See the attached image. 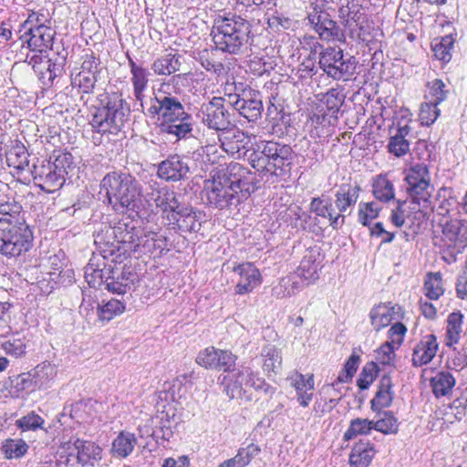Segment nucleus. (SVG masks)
Segmentation results:
<instances>
[{"label": "nucleus", "mask_w": 467, "mask_h": 467, "mask_svg": "<svg viewBox=\"0 0 467 467\" xmlns=\"http://www.w3.org/2000/svg\"><path fill=\"white\" fill-rule=\"evenodd\" d=\"M29 372L33 378V381L36 389L49 387L50 381L55 378L57 374L55 367L47 362H43L37 365Z\"/></svg>", "instance_id": "4c0bfd02"}, {"label": "nucleus", "mask_w": 467, "mask_h": 467, "mask_svg": "<svg viewBox=\"0 0 467 467\" xmlns=\"http://www.w3.org/2000/svg\"><path fill=\"white\" fill-rule=\"evenodd\" d=\"M372 429H374L373 420L356 419L351 421L349 428L345 432L344 440L349 441L358 434H367Z\"/></svg>", "instance_id": "13d9d810"}, {"label": "nucleus", "mask_w": 467, "mask_h": 467, "mask_svg": "<svg viewBox=\"0 0 467 467\" xmlns=\"http://www.w3.org/2000/svg\"><path fill=\"white\" fill-rule=\"evenodd\" d=\"M22 205L14 196V192L7 184H0V225H11L26 223L21 215Z\"/></svg>", "instance_id": "dca6fc26"}, {"label": "nucleus", "mask_w": 467, "mask_h": 467, "mask_svg": "<svg viewBox=\"0 0 467 467\" xmlns=\"http://www.w3.org/2000/svg\"><path fill=\"white\" fill-rule=\"evenodd\" d=\"M126 247L121 245H114L113 244L108 248L102 250L99 254L103 258L102 262L107 263V267L111 264H121L125 259L131 256L134 254L133 251H127Z\"/></svg>", "instance_id": "de8ad7c7"}, {"label": "nucleus", "mask_w": 467, "mask_h": 467, "mask_svg": "<svg viewBox=\"0 0 467 467\" xmlns=\"http://www.w3.org/2000/svg\"><path fill=\"white\" fill-rule=\"evenodd\" d=\"M170 415L167 410H157L154 416L146 420L145 424H139L138 431L141 438L152 437L155 434V428H169Z\"/></svg>", "instance_id": "e433bc0d"}, {"label": "nucleus", "mask_w": 467, "mask_h": 467, "mask_svg": "<svg viewBox=\"0 0 467 467\" xmlns=\"http://www.w3.org/2000/svg\"><path fill=\"white\" fill-rule=\"evenodd\" d=\"M448 90L441 79H433L426 85L424 99L427 101L440 104L447 99Z\"/></svg>", "instance_id": "09e8293b"}, {"label": "nucleus", "mask_w": 467, "mask_h": 467, "mask_svg": "<svg viewBox=\"0 0 467 467\" xmlns=\"http://www.w3.org/2000/svg\"><path fill=\"white\" fill-rule=\"evenodd\" d=\"M234 99L230 101L234 109H236L240 115L248 119V121H255L261 117L263 111L262 100L256 96L254 98H247L244 94L243 98L235 96Z\"/></svg>", "instance_id": "cd10ccee"}, {"label": "nucleus", "mask_w": 467, "mask_h": 467, "mask_svg": "<svg viewBox=\"0 0 467 467\" xmlns=\"http://www.w3.org/2000/svg\"><path fill=\"white\" fill-rule=\"evenodd\" d=\"M219 380L231 399L241 397L247 389H260L265 385L264 380L254 374L249 366L244 365L234 368L227 374L221 375Z\"/></svg>", "instance_id": "1a4fd4ad"}, {"label": "nucleus", "mask_w": 467, "mask_h": 467, "mask_svg": "<svg viewBox=\"0 0 467 467\" xmlns=\"http://www.w3.org/2000/svg\"><path fill=\"white\" fill-rule=\"evenodd\" d=\"M185 79L183 75L173 76L168 82L162 83L158 93L150 99L151 105L146 115L159 116V128L162 133L174 136L178 140L192 135L194 119L185 110L180 97V83Z\"/></svg>", "instance_id": "f257e3e1"}, {"label": "nucleus", "mask_w": 467, "mask_h": 467, "mask_svg": "<svg viewBox=\"0 0 467 467\" xmlns=\"http://www.w3.org/2000/svg\"><path fill=\"white\" fill-rule=\"evenodd\" d=\"M189 375L182 374L172 380H167L162 384L161 389L155 396V406L159 409H178L182 408L185 401V389L183 383L188 379Z\"/></svg>", "instance_id": "ddd939ff"}, {"label": "nucleus", "mask_w": 467, "mask_h": 467, "mask_svg": "<svg viewBox=\"0 0 467 467\" xmlns=\"http://www.w3.org/2000/svg\"><path fill=\"white\" fill-rule=\"evenodd\" d=\"M251 166L260 174L281 177L292 167L294 151L288 144L268 140L258 146L249 158Z\"/></svg>", "instance_id": "20e7f679"}, {"label": "nucleus", "mask_w": 467, "mask_h": 467, "mask_svg": "<svg viewBox=\"0 0 467 467\" xmlns=\"http://www.w3.org/2000/svg\"><path fill=\"white\" fill-rule=\"evenodd\" d=\"M139 282L138 274L130 267H123L121 271L111 267L108 271L105 279V288L109 292L124 295L134 288L135 284Z\"/></svg>", "instance_id": "f3484780"}, {"label": "nucleus", "mask_w": 467, "mask_h": 467, "mask_svg": "<svg viewBox=\"0 0 467 467\" xmlns=\"http://www.w3.org/2000/svg\"><path fill=\"white\" fill-rule=\"evenodd\" d=\"M344 97L336 88L329 89L323 95L321 102L326 106L329 112L328 124H336L337 121V112L343 104Z\"/></svg>", "instance_id": "37998d69"}, {"label": "nucleus", "mask_w": 467, "mask_h": 467, "mask_svg": "<svg viewBox=\"0 0 467 467\" xmlns=\"http://www.w3.org/2000/svg\"><path fill=\"white\" fill-rule=\"evenodd\" d=\"M125 305L118 299H110L105 304L97 306V314L101 321H110L115 317L122 314Z\"/></svg>", "instance_id": "8fccbe9b"}, {"label": "nucleus", "mask_w": 467, "mask_h": 467, "mask_svg": "<svg viewBox=\"0 0 467 467\" xmlns=\"http://www.w3.org/2000/svg\"><path fill=\"white\" fill-rule=\"evenodd\" d=\"M213 177L234 188L241 198L248 199L256 189L254 174L248 168L235 161L228 163Z\"/></svg>", "instance_id": "9b49d317"}, {"label": "nucleus", "mask_w": 467, "mask_h": 467, "mask_svg": "<svg viewBox=\"0 0 467 467\" xmlns=\"http://www.w3.org/2000/svg\"><path fill=\"white\" fill-rule=\"evenodd\" d=\"M389 389L390 379L389 377H384L381 379V385L379 389L378 390L375 398L371 400L372 409L377 406L381 408L390 406L392 401V395Z\"/></svg>", "instance_id": "6e6d98bb"}, {"label": "nucleus", "mask_w": 467, "mask_h": 467, "mask_svg": "<svg viewBox=\"0 0 467 467\" xmlns=\"http://www.w3.org/2000/svg\"><path fill=\"white\" fill-rule=\"evenodd\" d=\"M379 372V367L375 362L367 363L358 379V386L360 389H367L376 379Z\"/></svg>", "instance_id": "bf43d9fd"}, {"label": "nucleus", "mask_w": 467, "mask_h": 467, "mask_svg": "<svg viewBox=\"0 0 467 467\" xmlns=\"http://www.w3.org/2000/svg\"><path fill=\"white\" fill-rule=\"evenodd\" d=\"M250 32V23L241 16H220L214 21L212 36L216 49L235 55L248 43Z\"/></svg>", "instance_id": "39448f33"}, {"label": "nucleus", "mask_w": 467, "mask_h": 467, "mask_svg": "<svg viewBox=\"0 0 467 467\" xmlns=\"http://www.w3.org/2000/svg\"><path fill=\"white\" fill-rule=\"evenodd\" d=\"M179 57L174 54H167L155 59L151 69L156 75H171L180 69Z\"/></svg>", "instance_id": "49530a36"}, {"label": "nucleus", "mask_w": 467, "mask_h": 467, "mask_svg": "<svg viewBox=\"0 0 467 467\" xmlns=\"http://www.w3.org/2000/svg\"><path fill=\"white\" fill-rule=\"evenodd\" d=\"M73 446L78 452V461L82 463L101 459V448L93 441L76 439Z\"/></svg>", "instance_id": "58836bf2"}, {"label": "nucleus", "mask_w": 467, "mask_h": 467, "mask_svg": "<svg viewBox=\"0 0 467 467\" xmlns=\"http://www.w3.org/2000/svg\"><path fill=\"white\" fill-rule=\"evenodd\" d=\"M179 196L177 192L168 186L153 188L149 194L150 199L154 202L156 207L160 208L166 215L175 213L180 208Z\"/></svg>", "instance_id": "393cba45"}, {"label": "nucleus", "mask_w": 467, "mask_h": 467, "mask_svg": "<svg viewBox=\"0 0 467 467\" xmlns=\"http://www.w3.org/2000/svg\"><path fill=\"white\" fill-rule=\"evenodd\" d=\"M319 254L316 250H309L302 258L296 273L307 285L318 279L319 262L317 261Z\"/></svg>", "instance_id": "473e14b6"}, {"label": "nucleus", "mask_w": 467, "mask_h": 467, "mask_svg": "<svg viewBox=\"0 0 467 467\" xmlns=\"http://www.w3.org/2000/svg\"><path fill=\"white\" fill-rule=\"evenodd\" d=\"M381 207L374 202H360L358 205V221L364 226H368L373 219H376Z\"/></svg>", "instance_id": "5fc2aeb1"}, {"label": "nucleus", "mask_w": 467, "mask_h": 467, "mask_svg": "<svg viewBox=\"0 0 467 467\" xmlns=\"http://www.w3.org/2000/svg\"><path fill=\"white\" fill-rule=\"evenodd\" d=\"M105 192L107 202L119 213L136 211L140 207L141 184L131 174L112 171L100 182V193Z\"/></svg>", "instance_id": "7ed1b4c3"}, {"label": "nucleus", "mask_w": 467, "mask_h": 467, "mask_svg": "<svg viewBox=\"0 0 467 467\" xmlns=\"http://www.w3.org/2000/svg\"><path fill=\"white\" fill-rule=\"evenodd\" d=\"M372 193L378 201L389 202L395 199L394 184L386 174H379L373 179Z\"/></svg>", "instance_id": "c9c22d12"}, {"label": "nucleus", "mask_w": 467, "mask_h": 467, "mask_svg": "<svg viewBox=\"0 0 467 467\" xmlns=\"http://www.w3.org/2000/svg\"><path fill=\"white\" fill-rule=\"evenodd\" d=\"M395 306L390 303H381L372 307L369 312L370 323L376 331L388 327L394 319Z\"/></svg>", "instance_id": "72a5a7b5"}, {"label": "nucleus", "mask_w": 467, "mask_h": 467, "mask_svg": "<svg viewBox=\"0 0 467 467\" xmlns=\"http://www.w3.org/2000/svg\"><path fill=\"white\" fill-rule=\"evenodd\" d=\"M218 349L209 347L201 351L196 357V363L205 368H217Z\"/></svg>", "instance_id": "e2e57ef3"}, {"label": "nucleus", "mask_w": 467, "mask_h": 467, "mask_svg": "<svg viewBox=\"0 0 467 467\" xmlns=\"http://www.w3.org/2000/svg\"><path fill=\"white\" fill-rule=\"evenodd\" d=\"M189 171V165L182 157L171 155L159 164L157 174L166 182H178L185 179Z\"/></svg>", "instance_id": "4be33fe9"}, {"label": "nucleus", "mask_w": 467, "mask_h": 467, "mask_svg": "<svg viewBox=\"0 0 467 467\" xmlns=\"http://www.w3.org/2000/svg\"><path fill=\"white\" fill-rule=\"evenodd\" d=\"M375 456L373 444L368 441L360 440L357 442L349 454L348 462L350 467H368Z\"/></svg>", "instance_id": "2f4dec72"}, {"label": "nucleus", "mask_w": 467, "mask_h": 467, "mask_svg": "<svg viewBox=\"0 0 467 467\" xmlns=\"http://www.w3.org/2000/svg\"><path fill=\"white\" fill-rule=\"evenodd\" d=\"M308 23L324 41L341 40L344 34L330 15L321 9L314 7L307 15Z\"/></svg>", "instance_id": "2eb2a0df"}, {"label": "nucleus", "mask_w": 467, "mask_h": 467, "mask_svg": "<svg viewBox=\"0 0 467 467\" xmlns=\"http://www.w3.org/2000/svg\"><path fill=\"white\" fill-rule=\"evenodd\" d=\"M310 210L317 216L326 218L334 210L331 200L324 197H314L310 202Z\"/></svg>", "instance_id": "69168bd1"}, {"label": "nucleus", "mask_w": 467, "mask_h": 467, "mask_svg": "<svg viewBox=\"0 0 467 467\" xmlns=\"http://www.w3.org/2000/svg\"><path fill=\"white\" fill-rule=\"evenodd\" d=\"M410 145L409 140L390 136L388 143V150L389 152L395 157L400 158L409 152Z\"/></svg>", "instance_id": "774afa93"}, {"label": "nucleus", "mask_w": 467, "mask_h": 467, "mask_svg": "<svg viewBox=\"0 0 467 467\" xmlns=\"http://www.w3.org/2000/svg\"><path fill=\"white\" fill-rule=\"evenodd\" d=\"M101 260H103V258L100 254H93L85 267V279L89 286L97 287L101 285H105L108 271L111 270L112 265H109V267H107V263Z\"/></svg>", "instance_id": "a878e982"}, {"label": "nucleus", "mask_w": 467, "mask_h": 467, "mask_svg": "<svg viewBox=\"0 0 467 467\" xmlns=\"http://www.w3.org/2000/svg\"><path fill=\"white\" fill-rule=\"evenodd\" d=\"M463 315L460 311L451 313L447 317L446 345L457 344L462 333Z\"/></svg>", "instance_id": "79ce46f5"}, {"label": "nucleus", "mask_w": 467, "mask_h": 467, "mask_svg": "<svg viewBox=\"0 0 467 467\" xmlns=\"http://www.w3.org/2000/svg\"><path fill=\"white\" fill-rule=\"evenodd\" d=\"M379 418L376 421H373L374 429L384 434L396 433L398 431L399 423L391 411L379 410Z\"/></svg>", "instance_id": "603ef678"}, {"label": "nucleus", "mask_w": 467, "mask_h": 467, "mask_svg": "<svg viewBox=\"0 0 467 467\" xmlns=\"http://www.w3.org/2000/svg\"><path fill=\"white\" fill-rule=\"evenodd\" d=\"M127 58L131 73L130 80L133 87V95L143 107L144 91L149 82V72L145 67L137 65L129 54H127Z\"/></svg>", "instance_id": "c85d7f7f"}, {"label": "nucleus", "mask_w": 467, "mask_h": 467, "mask_svg": "<svg viewBox=\"0 0 467 467\" xmlns=\"http://www.w3.org/2000/svg\"><path fill=\"white\" fill-rule=\"evenodd\" d=\"M455 378L449 371H441L431 379V387L436 397L446 396L455 386Z\"/></svg>", "instance_id": "a18cd8bd"}, {"label": "nucleus", "mask_w": 467, "mask_h": 467, "mask_svg": "<svg viewBox=\"0 0 467 467\" xmlns=\"http://www.w3.org/2000/svg\"><path fill=\"white\" fill-rule=\"evenodd\" d=\"M137 223L129 220H120L112 228V234L119 245L126 247L128 251L137 253L140 249L139 234L141 233V228L138 227Z\"/></svg>", "instance_id": "aec40b11"}, {"label": "nucleus", "mask_w": 467, "mask_h": 467, "mask_svg": "<svg viewBox=\"0 0 467 467\" xmlns=\"http://www.w3.org/2000/svg\"><path fill=\"white\" fill-rule=\"evenodd\" d=\"M72 155L68 152L59 153L54 161H43L34 165L32 174L39 187L47 192H54L60 189L66 182L67 170L72 165Z\"/></svg>", "instance_id": "423d86ee"}, {"label": "nucleus", "mask_w": 467, "mask_h": 467, "mask_svg": "<svg viewBox=\"0 0 467 467\" xmlns=\"http://www.w3.org/2000/svg\"><path fill=\"white\" fill-rule=\"evenodd\" d=\"M28 445L21 439H7L2 445V451L7 459H17L24 456Z\"/></svg>", "instance_id": "864d4df0"}, {"label": "nucleus", "mask_w": 467, "mask_h": 467, "mask_svg": "<svg viewBox=\"0 0 467 467\" xmlns=\"http://www.w3.org/2000/svg\"><path fill=\"white\" fill-rule=\"evenodd\" d=\"M455 40V35L453 34L434 38L431 43L434 57L443 63L450 62L452 57Z\"/></svg>", "instance_id": "f704fd0d"}, {"label": "nucleus", "mask_w": 467, "mask_h": 467, "mask_svg": "<svg viewBox=\"0 0 467 467\" xmlns=\"http://www.w3.org/2000/svg\"><path fill=\"white\" fill-rule=\"evenodd\" d=\"M440 114L438 104L425 100L420 106L419 118L422 125L429 127L436 121Z\"/></svg>", "instance_id": "4d7b16f0"}, {"label": "nucleus", "mask_w": 467, "mask_h": 467, "mask_svg": "<svg viewBox=\"0 0 467 467\" xmlns=\"http://www.w3.org/2000/svg\"><path fill=\"white\" fill-rule=\"evenodd\" d=\"M261 356L263 358L264 371L276 374L282 364L279 349L275 346L266 345L263 348Z\"/></svg>", "instance_id": "c03bdc74"}, {"label": "nucleus", "mask_w": 467, "mask_h": 467, "mask_svg": "<svg viewBox=\"0 0 467 467\" xmlns=\"http://www.w3.org/2000/svg\"><path fill=\"white\" fill-rule=\"evenodd\" d=\"M438 350L437 337L433 334H428L421 337L416 344L412 353V365L421 367L430 363Z\"/></svg>", "instance_id": "b1692460"}, {"label": "nucleus", "mask_w": 467, "mask_h": 467, "mask_svg": "<svg viewBox=\"0 0 467 467\" xmlns=\"http://www.w3.org/2000/svg\"><path fill=\"white\" fill-rule=\"evenodd\" d=\"M234 272L239 275L235 285V293L244 295L252 292L261 282V274L252 263H243L234 268Z\"/></svg>", "instance_id": "5701e85b"}, {"label": "nucleus", "mask_w": 467, "mask_h": 467, "mask_svg": "<svg viewBox=\"0 0 467 467\" xmlns=\"http://www.w3.org/2000/svg\"><path fill=\"white\" fill-rule=\"evenodd\" d=\"M137 443L134 434L121 431L112 442V453L119 458L129 456Z\"/></svg>", "instance_id": "a19ab883"}, {"label": "nucleus", "mask_w": 467, "mask_h": 467, "mask_svg": "<svg viewBox=\"0 0 467 467\" xmlns=\"http://www.w3.org/2000/svg\"><path fill=\"white\" fill-rule=\"evenodd\" d=\"M360 186L358 183H343L335 193V204L338 212L346 214L348 208L355 206L357 203Z\"/></svg>", "instance_id": "c756f323"}, {"label": "nucleus", "mask_w": 467, "mask_h": 467, "mask_svg": "<svg viewBox=\"0 0 467 467\" xmlns=\"http://www.w3.org/2000/svg\"><path fill=\"white\" fill-rule=\"evenodd\" d=\"M171 229L181 233H197L201 229L200 213L191 206L181 205L180 208L166 215Z\"/></svg>", "instance_id": "a211bd4d"}, {"label": "nucleus", "mask_w": 467, "mask_h": 467, "mask_svg": "<svg viewBox=\"0 0 467 467\" xmlns=\"http://www.w3.org/2000/svg\"><path fill=\"white\" fill-rule=\"evenodd\" d=\"M33 234L26 223L0 225V254L16 258L32 246Z\"/></svg>", "instance_id": "6e6552de"}, {"label": "nucleus", "mask_w": 467, "mask_h": 467, "mask_svg": "<svg viewBox=\"0 0 467 467\" xmlns=\"http://www.w3.org/2000/svg\"><path fill=\"white\" fill-rule=\"evenodd\" d=\"M425 296L431 300H437L444 293L441 273H429L424 282Z\"/></svg>", "instance_id": "3c124183"}, {"label": "nucleus", "mask_w": 467, "mask_h": 467, "mask_svg": "<svg viewBox=\"0 0 467 467\" xmlns=\"http://www.w3.org/2000/svg\"><path fill=\"white\" fill-rule=\"evenodd\" d=\"M320 68L335 80H348L356 72L357 62L353 57H344L341 48L327 47L319 55Z\"/></svg>", "instance_id": "9d476101"}, {"label": "nucleus", "mask_w": 467, "mask_h": 467, "mask_svg": "<svg viewBox=\"0 0 467 467\" xmlns=\"http://www.w3.org/2000/svg\"><path fill=\"white\" fill-rule=\"evenodd\" d=\"M12 386L16 389V392H26L30 393L36 390L35 387L33 378L30 375V372L22 373L17 375L12 380Z\"/></svg>", "instance_id": "0e129e2a"}, {"label": "nucleus", "mask_w": 467, "mask_h": 467, "mask_svg": "<svg viewBox=\"0 0 467 467\" xmlns=\"http://www.w3.org/2000/svg\"><path fill=\"white\" fill-rule=\"evenodd\" d=\"M363 14L360 12L359 8L350 9L340 8L339 16L342 20V24L346 28H348L350 31H353L356 26L360 24V19Z\"/></svg>", "instance_id": "052dcab7"}, {"label": "nucleus", "mask_w": 467, "mask_h": 467, "mask_svg": "<svg viewBox=\"0 0 467 467\" xmlns=\"http://www.w3.org/2000/svg\"><path fill=\"white\" fill-rule=\"evenodd\" d=\"M202 122L215 130H226L232 125L231 115L221 97L213 98L208 103L202 105Z\"/></svg>", "instance_id": "4468645a"}, {"label": "nucleus", "mask_w": 467, "mask_h": 467, "mask_svg": "<svg viewBox=\"0 0 467 467\" xmlns=\"http://www.w3.org/2000/svg\"><path fill=\"white\" fill-rule=\"evenodd\" d=\"M98 78L99 76L96 75L78 73L74 79V84L79 88L81 92L90 94L93 92Z\"/></svg>", "instance_id": "338daca9"}, {"label": "nucleus", "mask_w": 467, "mask_h": 467, "mask_svg": "<svg viewBox=\"0 0 467 467\" xmlns=\"http://www.w3.org/2000/svg\"><path fill=\"white\" fill-rule=\"evenodd\" d=\"M442 234L445 241L451 243L455 247H467V221L462 219H451L442 226Z\"/></svg>", "instance_id": "bb28decb"}, {"label": "nucleus", "mask_w": 467, "mask_h": 467, "mask_svg": "<svg viewBox=\"0 0 467 467\" xmlns=\"http://www.w3.org/2000/svg\"><path fill=\"white\" fill-rule=\"evenodd\" d=\"M130 108L119 92L103 93L98 97V105L93 107L89 124L102 135H118L130 121Z\"/></svg>", "instance_id": "f03ea898"}, {"label": "nucleus", "mask_w": 467, "mask_h": 467, "mask_svg": "<svg viewBox=\"0 0 467 467\" xmlns=\"http://www.w3.org/2000/svg\"><path fill=\"white\" fill-rule=\"evenodd\" d=\"M320 397L321 400L318 401V408L327 407V409H334L336 407H339L341 409H346L348 405L346 398L336 393L334 383L324 386L320 390Z\"/></svg>", "instance_id": "ea45409f"}, {"label": "nucleus", "mask_w": 467, "mask_h": 467, "mask_svg": "<svg viewBox=\"0 0 467 467\" xmlns=\"http://www.w3.org/2000/svg\"><path fill=\"white\" fill-rule=\"evenodd\" d=\"M406 191L412 203L428 209L431 204L434 187L431 183V172L424 163H415L404 170Z\"/></svg>", "instance_id": "0eeeda50"}, {"label": "nucleus", "mask_w": 467, "mask_h": 467, "mask_svg": "<svg viewBox=\"0 0 467 467\" xmlns=\"http://www.w3.org/2000/svg\"><path fill=\"white\" fill-rule=\"evenodd\" d=\"M202 199L206 203L219 210L237 207L238 204L247 200L241 198V195L230 185L213 177V180L206 181L202 191Z\"/></svg>", "instance_id": "f8f14e48"}, {"label": "nucleus", "mask_w": 467, "mask_h": 467, "mask_svg": "<svg viewBox=\"0 0 467 467\" xmlns=\"http://www.w3.org/2000/svg\"><path fill=\"white\" fill-rule=\"evenodd\" d=\"M55 31L47 25H36L26 29L21 36L30 50L47 51L52 48Z\"/></svg>", "instance_id": "6ab92c4d"}, {"label": "nucleus", "mask_w": 467, "mask_h": 467, "mask_svg": "<svg viewBox=\"0 0 467 467\" xmlns=\"http://www.w3.org/2000/svg\"><path fill=\"white\" fill-rule=\"evenodd\" d=\"M314 376L312 374H296L291 379V385L296 391L297 400L300 406L307 407L312 400L314 393Z\"/></svg>", "instance_id": "7c9ffc66"}, {"label": "nucleus", "mask_w": 467, "mask_h": 467, "mask_svg": "<svg viewBox=\"0 0 467 467\" xmlns=\"http://www.w3.org/2000/svg\"><path fill=\"white\" fill-rule=\"evenodd\" d=\"M233 140L232 141L228 142H223V146L224 147V150L226 152L234 155L235 153L238 154V157L240 156V150L241 148H244L245 144L247 143L246 140H248V136L241 131V130H234L233 133Z\"/></svg>", "instance_id": "680f3d73"}, {"label": "nucleus", "mask_w": 467, "mask_h": 467, "mask_svg": "<svg viewBox=\"0 0 467 467\" xmlns=\"http://www.w3.org/2000/svg\"><path fill=\"white\" fill-rule=\"evenodd\" d=\"M26 62L32 66L44 86L49 87L52 85L57 77L56 70L57 68L56 64L48 58L47 51L30 50V53L26 57Z\"/></svg>", "instance_id": "412c9836"}]
</instances>
